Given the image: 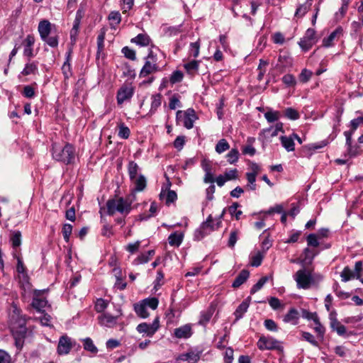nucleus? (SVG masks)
Segmentation results:
<instances>
[{
	"instance_id": "473e14b6",
	"label": "nucleus",
	"mask_w": 363,
	"mask_h": 363,
	"mask_svg": "<svg viewBox=\"0 0 363 363\" xmlns=\"http://www.w3.org/2000/svg\"><path fill=\"white\" fill-rule=\"evenodd\" d=\"M313 323H315L313 330L317 333V338L320 341H323L325 333V328L321 324L318 316L313 320Z\"/></svg>"
},
{
	"instance_id": "680f3d73",
	"label": "nucleus",
	"mask_w": 363,
	"mask_h": 363,
	"mask_svg": "<svg viewBox=\"0 0 363 363\" xmlns=\"http://www.w3.org/2000/svg\"><path fill=\"white\" fill-rule=\"evenodd\" d=\"M81 21L74 20L73 26L70 31V38L73 42L76 41L77 36L78 35Z\"/></svg>"
},
{
	"instance_id": "4c0bfd02",
	"label": "nucleus",
	"mask_w": 363,
	"mask_h": 363,
	"mask_svg": "<svg viewBox=\"0 0 363 363\" xmlns=\"http://www.w3.org/2000/svg\"><path fill=\"white\" fill-rule=\"evenodd\" d=\"M312 0H307L306 3L300 4L295 12V16L298 18H302L309 11L312 4L309 1Z\"/></svg>"
},
{
	"instance_id": "69168bd1",
	"label": "nucleus",
	"mask_w": 363,
	"mask_h": 363,
	"mask_svg": "<svg viewBox=\"0 0 363 363\" xmlns=\"http://www.w3.org/2000/svg\"><path fill=\"white\" fill-rule=\"evenodd\" d=\"M199 50H200L199 40L190 43L189 52H190L191 55H192L194 57H197L199 55Z\"/></svg>"
},
{
	"instance_id": "8fccbe9b",
	"label": "nucleus",
	"mask_w": 363,
	"mask_h": 363,
	"mask_svg": "<svg viewBox=\"0 0 363 363\" xmlns=\"http://www.w3.org/2000/svg\"><path fill=\"white\" fill-rule=\"evenodd\" d=\"M11 242L13 248L18 247L21 244V233L19 230H16L13 233L11 237Z\"/></svg>"
},
{
	"instance_id": "7c9ffc66",
	"label": "nucleus",
	"mask_w": 363,
	"mask_h": 363,
	"mask_svg": "<svg viewBox=\"0 0 363 363\" xmlns=\"http://www.w3.org/2000/svg\"><path fill=\"white\" fill-rule=\"evenodd\" d=\"M133 307L135 313L140 318H146L149 316V313L147 311V307L142 301L135 303Z\"/></svg>"
},
{
	"instance_id": "e2e57ef3",
	"label": "nucleus",
	"mask_w": 363,
	"mask_h": 363,
	"mask_svg": "<svg viewBox=\"0 0 363 363\" xmlns=\"http://www.w3.org/2000/svg\"><path fill=\"white\" fill-rule=\"evenodd\" d=\"M121 52L126 58L133 61L136 60L135 51L129 47L125 46L123 48Z\"/></svg>"
},
{
	"instance_id": "e433bc0d",
	"label": "nucleus",
	"mask_w": 363,
	"mask_h": 363,
	"mask_svg": "<svg viewBox=\"0 0 363 363\" xmlns=\"http://www.w3.org/2000/svg\"><path fill=\"white\" fill-rule=\"evenodd\" d=\"M82 341L83 342V347L84 350L89 352L93 354H96L98 352L99 350L97 347L95 346L93 340L90 337H86Z\"/></svg>"
},
{
	"instance_id": "ea45409f",
	"label": "nucleus",
	"mask_w": 363,
	"mask_h": 363,
	"mask_svg": "<svg viewBox=\"0 0 363 363\" xmlns=\"http://www.w3.org/2000/svg\"><path fill=\"white\" fill-rule=\"evenodd\" d=\"M35 86H37V84L33 82L32 84L26 85L22 91V95L28 99H33L35 96Z\"/></svg>"
},
{
	"instance_id": "a878e982",
	"label": "nucleus",
	"mask_w": 363,
	"mask_h": 363,
	"mask_svg": "<svg viewBox=\"0 0 363 363\" xmlns=\"http://www.w3.org/2000/svg\"><path fill=\"white\" fill-rule=\"evenodd\" d=\"M202 168L203 171L205 172V175L203 177V182L206 184L211 183L213 184L215 182V178L213 177V174L212 172V168L209 163L208 162H203L202 163Z\"/></svg>"
},
{
	"instance_id": "3c124183",
	"label": "nucleus",
	"mask_w": 363,
	"mask_h": 363,
	"mask_svg": "<svg viewBox=\"0 0 363 363\" xmlns=\"http://www.w3.org/2000/svg\"><path fill=\"white\" fill-rule=\"evenodd\" d=\"M363 124V116H359L356 118L352 119L350 121V128L351 130L348 131H345V133H351V137H352L353 133L359 127V125Z\"/></svg>"
},
{
	"instance_id": "cd10ccee",
	"label": "nucleus",
	"mask_w": 363,
	"mask_h": 363,
	"mask_svg": "<svg viewBox=\"0 0 363 363\" xmlns=\"http://www.w3.org/2000/svg\"><path fill=\"white\" fill-rule=\"evenodd\" d=\"M213 313L214 308L212 306L201 312L200 319L199 320V324L203 326H206L207 323L211 320Z\"/></svg>"
},
{
	"instance_id": "37998d69",
	"label": "nucleus",
	"mask_w": 363,
	"mask_h": 363,
	"mask_svg": "<svg viewBox=\"0 0 363 363\" xmlns=\"http://www.w3.org/2000/svg\"><path fill=\"white\" fill-rule=\"evenodd\" d=\"M118 135L119 138L123 139H128L130 134V130L128 126L125 125L124 123L121 122L118 124Z\"/></svg>"
},
{
	"instance_id": "a18cd8bd",
	"label": "nucleus",
	"mask_w": 363,
	"mask_h": 363,
	"mask_svg": "<svg viewBox=\"0 0 363 363\" xmlns=\"http://www.w3.org/2000/svg\"><path fill=\"white\" fill-rule=\"evenodd\" d=\"M240 204L237 202L233 203L231 206L228 207V211L232 216H235L237 220H240V216L242 214V211L238 210Z\"/></svg>"
},
{
	"instance_id": "f704fd0d",
	"label": "nucleus",
	"mask_w": 363,
	"mask_h": 363,
	"mask_svg": "<svg viewBox=\"0 0 363 363\" xmlns=\"http://www.w3.org/2000/svg\"><path fill=\"white\" fill-rule=\"evenodd\" d=\"M154 255L155 250H153L142 253L134 260L133 263L136 265L147 263Z\"/></svg>"
},
{
	"instance_id": "b1692460",
	"label": "nucleus",
	"mask_w": 363,
	"mask_h": 363,
	"mask_svg": "<svg viewBox=\"0 0 363 363\" xmlns=\"http://www.w3.org/2000/svg\"><path fill=\"white\" fill-rule=\"evenodd\" d=\"M250 272L247 269H242L239 274L236 277L232 284V287L237 289L243 284L249 278Z\"/></svg>"
},
{
	"instance_id": "f03ea898",
	"label": "nucleus",
	"mask_w": 363,
	"mask_h": 363,
	"mask_svg": "<svg viewBox=\"0 0 363 363\" xmlns=\"http://www.w3.org/2000/svg\"><path fill=\"white\" fill-rule=\"evenodd\" d=\"M51 154L53 160L64 164L69 165L74 163L76 150L74 145L70 143H67L62 147L57 143H52Z\"/></svg>"
},
{
	"instance_id": "774afa93",
	"label": "nucleus",
	"mask_w": 363,
	"mask_h": 363,
	"mask_svg": "<svg viewBox=\"0 0 363 363\" xmlns=\"http://www.w3.org/2000/svg\"><path fill=\"white\" fill-rule=\"evenodd\" d=\"M312 74H313V73L311 71H310L307 69H303L299 75L300 82L302 83L308 82L310 80V79L311 78Z\"/></svg>"
},
{
	"instance_id": "5701e85b",
	"label": "nucleus",
	"mask_w": 363,
	"mask_h": 363,
	"mask_svg": "<svg viewBox=\"0 0 363 363\" xmlns=\"http://www.w3.org/2000/svg\"><path fill=\"white\" fill-rule=\"evenodd\" d=\"M38 29L41 39H45L51 33V23L48 20H43L39 23Z\"/></svg>"
},
{
	"instance_id": "de8ad7c7",
	"label": "nucleus",
	"mask_w": 363,
	"mask_h": 363,
	"mask_svg": "<svg viewBox=\"0 0 363 363\" xmlns=\"http://www.w3.org/2000/svg\"><path fill=\"white\" fill-rule=\"evenodd\" d=\"M240 231L238 229H234L233 230L229 236L228 242V246L230 248H233L236 244V242L238 240Z\"/></svg>"
},
{
	"instance_id": "393cba45",
	"label": "nucleus",
	"mask_w": 363,
	"mask_h": 363,
	"mask_svg": "<svg viewBox=\"0 0 363 363\" xmlns=\"http://www.w3.org/2000/svg\"><path fill=\"white\" fill-rule=\"evenodd\" d=\"M303 258L301 259L299 264L303 265V267L307 264H311L315 256V253L313 250L309 249L308 247H306L303 250Z\"/></svg>"
},
{
	"instance_id": "c9c22d12",
	"label": "nucleus",
	"mask_w": 363,
	"mask_h": 363,
	"mask_svg": "<svg viewBox=\"0 0 363 363\" xmlns=\"http://www.w3.org/2000/svg\"><path fill=\"white\" fill-rule=\"evenodd\" d=\"M151 107L149 113L150 115L154 114L157 108L161 106L162 103V95L160 94H156L152 95L151 97Z\"/></svg>"
},
{
	"instance_id": "dca6fc26",
	"label": "nucleus",
	"mask_w": 363,
	"mask_h": 363,
	"mask_svg": "<svg viewBox=\"0 0 363 363\" xmlns=\"http://www.w3.org/2000/svg\"><path fill=\"white\" fill-rule=\"evenodd\" d=\"M72 49L69 48L66 52L65 61L62 66V72L64 75L65 79H68L72 75V70L71 66Z\"/></svg>"
},
{
	"instance_id": "9d476101",
	"label": "nucleus",
	"mask_w": 363,
	"mask_h": 363,
	"mask_svg": "<svg viewBox=\"0 0 363 363\" xmlns=\"http://www.w3.org/2000/svg\"><path fill=\"white\" fill-rule=\"evenodd\" d=\"M160 328L159 317H156L151 324L147 323H140L136 330L139 333H145L148 337H152Z\"/></svg>"
},
{
	"instance_id": "4468645a",
	"label": "nucleus",
	"mask_w": 363,
	"mask_h": 363,
	"mask_svg": "<svg viewBox=\"0 0 363 363\" xmlns=\"http://www.w3.org/2000/svg\"><path fill=\"white\" fill-rule=\"evenodd\" d=\"M344 135L346 138V146H347V155L350 156V157H354L362 154V150L359 145L352 144V137H351V133H344Z\"/></svg>"
},
{
	"instance_id": "6e6552de",
	"label": "nucleus",
	"mask_w": 363,
	"mask_h": 363,
	"mask_svg": "<svg viewBox=\"0 0 363 363\" xmlns=\"http://www.w3.org/2000/svg\"><path fill=\"white\" fill-rule=\"evenodd\" d=\"M317 42L316 32L313 28H308L303 38L300 39L298 45L304 52L308 51Z\"/></svg>"
},
{
	"instance_id": "f3484780",
	"label": "nucleus",
	"mask_w": 363,
	"mask_h": 363,
	"mask_svg": "<svg viewBox=\"0 0 363 363\" xmlns=\"http://www.w3.org/2000/svg\"><path fill=\"white\" fill-rule=\"evenodd\" d=\"M38 73V62L37 61H31L30 59H28V62L26 63L24 68L21 72L20 75L28 76L30 74L35 75Z\"/></svg>"
},
{
	"instance_id": "338daca9",
	"label": "nucleus",
	"mask_w": 363,
	"mask_h": 363,
	"mask_svg": "<svg viewBox=\"0 0 363 363\" xmlns=\"http://www.w3.org/2000/svg\"><path fill=\"white\" fill-rule=\"evenodd\" d=\"M281 80L287 86H294L296 83L294 76L291 74L284 75Z\"/></svg>"
},
{
	"instance_id": "13d9d810",
	"label": "nucleus",
	"mask_w": 363,
	"mask_h": 363,
	"mask_svg": "<svg viewBox=\"0 0 363 363\" xmlns=\"http://www.w3.org/2000/svg\"><path fill=\"white\" fill-rule=\"evenodd\" d=\"M142 301L146 307H149L152 310H155L159 304V300L155 297L145 298Z\"/></svg>"
},
{
	"instance_id": "423d86ee",
	"label": "nucleus",
	"mask_w": 363,
	"mask_h": 363,
	"mask_svg": "<svg viewBox=\"0 0 363 363\" xmlns=\"http://www.w3.org/2000/svg\"><path fill=\"white\" fill-rule=\"evenodd\" d=\"M298 289H308L313 283V278L311 272L305 268L298 270L294 275Z\"/></svg>"
},
{
	"instance_id": "ddd939ff",
	"label": "nucleus",
	"mask_w": 363,
	"mask_h": 363,
	"mask_svg": "<svg viewBox=\"0 0 363 363\" xmlns=\"http://www.w3.org/2000/svg\"><path fill=\"white\" fill-rule=\"evenodd\" d=\"M35 36L29 34L22 41L21 45L23 47V55L28 59H31L34 57L33 46L35 44Z\"/></svg>"
},
{
	"instance_id": "052dcab7",
	"label": "nucleus",
	"mask_w": 363,
	"mask_h": 363,
	"mask_svg": "<svg viewBox=\"0 0 363 363\" xmlns=\"http://www.w3.org/2000/svg\"><path fill=\"white\" fill-rule=\"evenodd\" d=\"M268 281L267 277H262L260 278L258 281L252 286L250 289V294H253L260 290L262 286L265 284V283Z\"/></svg>"
},
{
	"instance_id": "c756f323",
	"label": "nucleus",
	"mask_w": 363,
	"mask_h": 363,
	"mask_svg": "<svg viewBox=\"0 0 363 363\" xmlns=\"http://www.w3.org/2000/svg\"><path fill=\"white\" fill-rule=\"evenodd\" d=\"M150 36L146 33H140L135 38L131 39V43H135L140 46H147L150 42Z\"/></svg>"
},
{
	"instance_id": "1a4fd4ad",
	"label": "nucleus",
	"mask_w": 363,
	"mask_h": 363,
	"mask_svg": "<svg viewBox=\"0 0 363 363\" xmlns=\"http://www.w3.org/2000/svg\"><path fill=\"white\" fill-rule=\"evenodd\" d=\"M135 91V88L131 84H123L121 88L118 90L116 94L117 104L121 105L125 101L130 100Z\"/></svg>"
},
{
	"instance_id": "4be33fe9",
	"label": "nucleus",
	"mask_w": 363,
	"mask_h": 363,
	"mask_svg": "<svg viewBox=\"0 0 363 363\" xmlns=\"http://www.w3.org/2000/svg\"><path fill=\"white\" fill-rule=\"evenodd\" d=\"M130 182L134 184L133 189L134 192L143 191L147 186V179L145 177L141 174H138L135 179L130 180Z\"/></svg>"
},
{
	"instance_id": "6ab92c4d",
	"label": "nucleus",
	"mask_w": 363,
	"mask_h": 363,
	"mask_svg": "<svg viewBox=\"0 0 363 363\" xmlns=\"http://www.w3.org/2000/svg\"><path fill=\"white\" fill-rule=\"evenodd\" d=\"M300 318V313L295 308H291L287 313L283 317V321L291 325H297Z\"/></svg>"
},
{
	"instance_id": "412c9836",
	"label": "nucleus",
	"mask_w": 363,
	"mask_h": 363,
	"mask_svg": "<svg viewBox=\"0 0 363 363\" xmlns=\"http://www.w3.org/2000/svg\"><path fill=\"white\" fill-rule=\"evenodd\" d=\"M343 29L342 27H337L334 31H333L328 37L323 38V45L325 48H329L333 45V41L336 38H340L342 35Z\"/></svg>"
},
{
	"instance_id": "2f4dec72",
	"label": "nucleus",
	"mask_w": 363,
	"mask_h": 363,
	"mask_svg": "<svg viewBox=\"0 0 363 363\" xmlns=\"http://www.w3.org/2000/svg\"><path fill=\"white\" fill-rule=\"evenodd\" d=\"M280 140L282 146L288 152L294 151L295 150V143L291 135L289 137L282 135L280 137Z\"/></svg>"
},
{
	"instance_id": "aec40b11",
	"label": "nucleus",
	"mask_w": 363,
	"mask_h": 363,
	"mask_svg": "<svg viewBox=\"0 0 363 363\" xmlns=\"http://www.w3.org/2000/svg\"><path fill=\"white\" fill-rule=\"evenodd\" d=\"M250 299L251 298L248 296L238 306V308L234 312V315L235 317V321H238L240 318H242L244 314L247 311V309L250 306Z\"/></svg>"
},
{
	"instance_id": "7ed1b4c3",
	"label": "nucleus",
	"mask_w": 363,
	"mask_h": 363,
	"mask_svg": "<svg viewBox=\"0 0 363 363\" xmlns=\"http://www.w3.org/2000/svg\"><path fill=\"white\" fill-rule=\"evenodd\" d=\"M161 70L162 69L157 62V54L152 50H150L148 55L145 57V64L140 71L139 77L145 78Z\"/></svg>"
},
{
	"instance_id": "f257e3e1",
	"label": "nucleus",
	"mask_w": 363,
	"mask_h": 363,
	"mask_svg": "<svg viewBox=\"0 0 363 363\" xmlns=\"http://www.w3.org/2000/svg\"><path fill=\"white\" fill-rule=\"evenodd\" d=\"M12 308L11 330L15 340V345L18 349H21L28 333V328H26L27 319L26 315L22 314L21 310L16 304L13 303Z\"/></svg>"
},
{
	"instance_id": "5fc2aeb1",
	"label": "nucleus",
	"mask_w": 363,
	"mask_h": 363,
	"mask_svg": "<svg viewBox=\"0 0 363 363\" xmlns=\"http://www.w3.org/2000/svg\"><path fill=\"white\" fill-rule=\"evenodd\" d=\"M72 225L69 223H65L62 226V233L66 242H69V238L72 232Z\"/></svg>"
},
{
	"instance_id": "864d4df0",
	"label": "nucleus",
	"mask_w": 363,
	"mask_h": 363,
	"mask_svg": "<svg viewBox=\"0 0 363 363\" xmlns=\"http://www.w3.org/2000/svg\"><path fill=\"white\" fill-rule=\"evenodd\" d=\"M108 302L104 298H98L95 303L94 308L97 313H103L108 307Z\"/></svg>"
},
{
	"instance_id": "79ce46f5",
	"label": "nucleus",
	"mask_w": 363,
	"mask_h": 363,
	"mask_svg": "<svg viewBox=\"0 0 363 363\" xmlns=\"http://www.w3.org/2000/svg\"><path fill=\"white\" fill-rule=\"evenodd\" d=\"M340 277L343 282H347L356 278L354 272L348 266L344 267L343 270L340 273Z\"/></svg>"
},
{
	"instance_id": "20e7f679",
	"label": "nucleus",
	"mask_w": 363,
	"mask_h": 363,
	"mask_svg": "<svg viewBox=\"0 0 363 363\" xmlns=\"http://www.w3.org/2000/svg\"><path fill=\"white\" fill-rule=\"evenodd\" d=\"M107 214L113 216L116 211L121 214L127 216L131 211V203L125 200L123 197L111 199L106 202Z\"/></svg>"
},
{
	"instance_id": "9b49d317",
	"label": "nucleus",
	"mask_w": 363,
	"mask_h": 363,
	"mask_svg": "<svg viewBox=\"0 0 363 363\" xmlns=\"http://www.w3.org/2000/svg\"><path fill=\"white\" fill-rule=\"evenodd\" d=\"M44 291L34 290L32 306L39 312H44V308L50 307L46 298L42 297Z\"/></svg>"
},
{
	"instance_id": "a19ab883",
	"label": "nucleus",
	"mask_w": 363,
	"mask_h": 363,
	"mask_svg": "<svg viewBox=\"0 0 363 363\" xmlns=\"http://www.w3.org/2000/svg\"><path fill=\"white\" fill-rule=\"evenodd\" d=\"M278 61L281 66L284 68L290 67L293 65V59L287 53L280 54Z\"/></svg>"
},
{
	"instance_id": "58836bf2",
	"label": "nucleus",
	"mask_w": 363,
	"mask_h": 363,
	"mask_svg": "<svg viewBox=\"0 0 363 363\" xmlns=\"http://www.w3.org/2000/svg\"><path fill=\"white\" fill-rule=\"evenodd\" d=\"M177 359L181 361L192 360L194 362H197L200 359V354L199 353H195L194 352H189L181 354Z\"/></svg>"
},
{
	"instance_id": "39448f33",
	"label": "nucleus",
	"mask_w": 363,
	"mask_h": 363,
	"mask_svg": "<svg viewBox=\"0 0 363 363\" xmlns=\"http://www.w3.org/2000/svg\"><path fill=\"white\" fill-rule=\"evenodd\" d=\"M198 119L196 111L194 108H189L186 111H177L176 113V121L177 123H182L187 128L191 129L194 127V123Z\"/></svg>"
},
{
	"instance_id": "49530a36",
	"label": "nucleus",
	"mask_w": 363,
	"mask_h": 363,
	"mask_svg": "<svg viewBox=\"0 0 363 363\" xmlns=\"http://www.w3.org/2000/svg\"><path fill=\"white\" fill-rule=\"evenodd\" d=\"M281 113L278 111H269L264 113V117L269 123H274L279 120Z\"/></svg>"
},
{
	"instance_id": "2eb2a0df",
	"label": "nucleus",
	"mask_w": 363,
	"mask_h": 363,
	"mask_svg": "<svg viewBox=\"0 0 363 363\" xmlns=\"http://www.w3.org/2000/svg\"><path fill=\"white\" fill-rule=\"evenodd\" d=\"M119 315H112L108 313H103L98 317L99 323L101 325L113 328L117 323Z\"/></svg>"
},
{
	"instance_id": "c85d7f7f",
	"label": "nucleus",
	"mask_w": 363,
	"mask_h": 363,
	"mask_svg": "<svg viewBox=\"0 0 363 363\" xmlns=\"http://www.w3.org/2000/svg\"><path fill=\"white\" fill-rule=\"evenodd\" d=\"M183 238L184 235L182 233L174 232L169 235L168 242L171 246L179 247L183 241Z\"/></svg>"
},
{
	"instance_id": "603ef678",
	"label": "nucleus",
	"mask_w": 363,
	"mask_h": 363,
	"mask_svg": "<svg viewBox=\"0 0 363 363\" xmlns=\"http://www.w3.org/2000/svg\"><path fill=\"white\" fill-rule=\"evenodd\" d=\"M105 35H106L105 29H101L100 33L99 34V35L97 37V48H98L97 54L98 55L101 52H102L104 50Z\"/></svg>"
},
{
	"instance_id": "0eeeda50",
	"label": "nucleus",
	"mask_w": 363,
	"mask_h": 363,
	"mask_svg": "<svg viewBox=\"0 0 363 363\" xmlns=\"http://www.w3.org/2000/svg\"><path fill=\"white\" fill-rule=\"evenodd\" d=\"M260 350H282L283 347L279 341L270 336H261L257 343Z\"/></svg>"
},
{
	"instance_id": "72a5a7b5",
	"label": "nucleus",
	"mask_w": 363,
	"mask_h": 363,
	"mask_svg": "<svg viewBox=\"0 0 363 363\" xmlns=\"http://www.w3.org/2000/svg\"><path fill=\"white\" fill-rule=\"evenodd\" d=\"M140 168L134 161H130L128 164V173L130 180H133L140 174L138 172Z\"/></svg>"
},
{
	"instance_id": "a211bd4d",
	"label": "nucleus",
	"mask_w": 363,
	"mask_h": 363,
	"mask_svg": "<svg viewBox=\"0 0 363 363\" xmlns=\"http://www.w3.org/2000/svg\"><path fill=\"white\" fill-rule=\"evenodd\" d=\"M192 329L190 324H186L179 328H175L174 330V335L177 338L187 339L192 335Z\"/></svg>"
},
{
	"instance_id": "09e8293b",
	"label": "nucleus",
	"mask_w": 363,
	"mask_h": 363,
	"mask_svg": "<svg viewBox=\"0 0 363 363\" xmlns=\"http://www.w3.org/2000/svg\"><path fill=\"white\" fill-rule=\"evenodd\" d=\"M184 79V74L180 70H175L169 77V82L172 84L181 82Z\"/></svg>"
},
{
	"instance_id": "0e129e2a",
	"label": "nucleus",
	"mask_w": 363,
	"mask_h": 363,
	"mask_svg": "<svg viewBox=\"0 0 363 363\" xmlns=\"http://www.w3.org/2000/svg\"><path fill=\"white\" fill-rule=\"evenodd\" d=\"M213 217L211 215H209L206 221L203 222L201 224V226L202 227V228H205L206 230H209V232L210 231H213L214 230H216V227L214 226V225L213 224Z\"/></svg>"
},
{
	"instance_id": "f8f14e48",
	"label": "nucleus",
	"mask_w": 363,
	"mask_h": 363,
	"mask_svg": "<svg viewBox=\"0 0 363 363\" xmlns=\"http://www.w3.org/2000/svg\"><path fill=\"white\" fill-rule=\"evenodd\" d=\"M72 347L73 345L71 338L66 335H62L59 339L57 352L60 355L67 354L72 350Z\"/></svg>"
},
{
	"instance_id": "bf43d9fd",
	"label": "nucleus",
	"mask_w": 363,
	"mask_h": 363,
	"mask_svg": "<svg viewBox=\"0 0 363 363\" xmlns=\"http://www.w3.org/2000/svg\"><path fill=\"white\" fill-rule=\"evenodd\" d=\"M302 337L304 340L308 342L314 347H319L318 342L315 340V337L309 332L303 331L301 333Z\"/></svg>"
},
{
	"instance_id": "c03bdc74",
	"label": "nucleus",
	"mask_w": 363,
	"mask_h": 363,
	"mask_svg": "<svg viewBox=\"0 0 363 363\" xmlns=\"http://www.w3.org/2000/svg\"><path fill=\"white\" fill-rule=\"evenodd\" d=\"M230 145L228 143V141L223 138L218 140V143L216 145L215 150L217 153L221 154L224 152L225 151L229 150Z\"/></svg>"
},
{
	"instance_id": "6e6d98bb",
	"label": "nucleus",
	"mask_w": 363,
	"mask_h": 363,
	"mask_svg": "<svg viewBox=\"0 0 363 363\" xmlns=\"http://www.w3.org/2000/svg\"><path fill=\"white\" fill-rule=\"evenodd\" d=\"M227 161L230 164H234L238 162L239 159V152L238 149L233 148L226 155Z\"/></svg>"
},
{
	"instance_id": "bb28decb",
	"label": "nucleus",
	"mask_w": 363,
	"mask_h": 363,
	"mask_svg": "<svg viewBox=\"0 0 363 363\" xmlns=\"http://www.w3.org/2000/svg\"><path fill=\"white\" fill-rule=\"evenodd\" d=\"M199 60H191L186 64L184 65V68L185 69L186 72L188 74L194 76L196 74L198 73L199 68Z\"/></svg>"
},
{
	"instance_id": "4d7b16f0",
	"label": "nucleus",
	"mask_w": 363,
	"mask_h": 363,
	"mask_svg": "<svg viewBox=\"0 0 363 363\" xmlns=\"http://www.w3.org/2000/svg\"><path fill=\"white\" fill-rule=\"evenodd\" d=\"M284 116L290 120H297L300 118L299 113L293 108H286L284 111Z\"/></svg>"
}]
</instances>
